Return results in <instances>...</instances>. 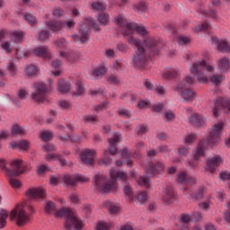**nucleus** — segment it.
Returning a JSON list of instances; mask_svg holds the SVG:
<instances>
[{
	"instance_id": "864d4df0",
	"label": "nucleus",
	"mask_w": 230,
	"mask_h": 230,
	"mask_svg": "<svg viewBox=\"0 0 230 230\" xmlns=\"http://www.w3.org/2000/svg\"><path fill=\"white\" fill-rule=\"evenodd\" d=\"M75 92L74 93V96H81V94H84V92L85 89L84 88V84H82V82L78 81L76 83Z\"/></svg>"
},
{
	"instance_id": "39448f33",
	"label": "nucleus",
	"mask_w": 230,
	"mask_h": 230,
	"mask_svg": "<svg viewBox=\"0 0 230 230\" xmlns=\"http://www.w3.org/2000/svg\"><path fill=\"white\" fill-rule=\"evenodd\" d=\"M56 217H63V218H66L65 227H66V229H84V222L78 218V216H76L72 209L63 208L56 212Z\"/></svg>"
},
{
	"instance_id": "dca6fc26",
	"label": "nucleus",
	"mask_w": 230,
	"mask_h": 230,
	"mask_svg": "<svg viewBox=\"0 0 230 230\" xmlns=\"http://www.w3.org/2000/svg\"><path fill=\"white\" fill-rule=\"evenodd\" d=\"M63 181L66 186H76V184H84V182H89V179L82 174L76 175H65L63 177Z\"/></svg>"
},
{
	"instance_id": "c85d7f7f",
	"label": "nucleus",
	"mask_w": 230,
	"mask_h": 230,
	"mask_svg": "<svg viewBox=\"0 0 230 230\" xmlns=\"http://www.w3.org/2000/svg\"><path fill=\"white\" fill-rule=\"evenodd\" d=\"M104 208L108 209L111 215H116V213L119 212V204L112 202L111 200L104 201Z\"/></svg>"
},
{
	"instance_id": "f257e3e1",
	"label": "nucleus",
	"mask_w": 230,
	"mask_h": 230,
	"mask_svg": "<svg viewBox=\"0 0 230 230\" xmlns=\"http://www.w3.org/2000/svg\"><path fill=\"white\" fill-rule=\"evenodd\" d=\"M115 23L120 28V33L127 39L128 44L137 48L133 59L134 66L140 69H148L150 58L156 57L163 49L161 40L148 35V31L144 26L128 23L121 14L115 17Z\"/></svg>"
},
{
	"instance_id": "79ce46f5",
	"label": "nucleus",
	"mask_w": 230,
	"mask_h": 230,
	"mask_svg": "<svg viewBox=\"0 0 230 230\" xmlns=\"http://www.w3.org/2000/svg\"><path fill=\"white\" fill-rule=\"evenodd\" d=\"M26 134V129L19 125H14L12 128L13 136H24Z\"/></svg>"
},
{
	"instance_id": "f3484780",
	"label": "nucleus",
	"mask_w": 230,
	"mask_h": 230,
	"mask_svg": "<svg viewBox=\"0 0 230 230\" xmlns=\"http://www.w3.org/2000/svg\"><path fill=\"white\" fill-rule=\"evenodd\" d=\"M226 109V112L230 114V99L220 97L215 102V108L213 114L215 117L218 116V111L220 108Z\"/></svg>"
},
{
	"instance_id": "6e6552de",
	"label": "nucleus",
	"mask_w": 230,
	"mask_h": 230,
	"mask_svg": "<svg viewBox=\"0 0 230 230\" xmlns=\"http://www.w3.org/2000/svg\"><path fill=\"white\" fill-rule=\"evenodd\" d=\"M110 147L108 150L104 151L102 158L99 161L101 166H110L112 164V158L111 155H116L118 154V143L121 141V134L113 133L112 137L109 138Z\"/></svg>"
},
{
	"instance_id": "de8ad7c7",
	"label": "nucleus",
	"mask_w": 230,
	"mask_h": 230,
	"mask_svg": "<svg viewBox=\"0 0 230 230\" xmlns=\"http://www.w3.org/2000/svg\"><path fill=\"white\" fill-rule=\"evenodd\" d=\"M24 19L31 26H35V24H37V17H35V15H33L32 13H25Z\"/></svg>"
},
{
	"instance_id": "a878e982",
	"label": "nucleus",
	"mask_w": 230,
	"mask_h": 230,
	"mask_svg": "<svg viewBox=\"0 0 230 230\" xmlns=\"http://www.w3.org/2000/svg\"><path fill=\"white\" fill-rule=\"evenodd\" d=\"M190 122L191 125H194V127H204L206 119L199 113H193L190 116Z\"/></svg>"
},
{
	"instance_id": "052dcab7",
	"label": "nucleus",
	"mask_w": 230,
	"mask_h": 230,
	"mask_svg": "<svg viewBox=\"0 0 230 230\" xmlns=\"http://www.w3.org/2000/svg\"><path fill=\"white\" fill-rule=\"evenodd\" d=\"M119 116H120V118H130L132 116V113L130 112V111L122 108L119 109L118 111Z\"/></svg>"
},
{
	"instance_id": "c03bdc74",
	"label": "nucleus",
	"mask_w": 230,
	"mask_h": 230,
	"mask_svg": "<svg viewBox=\"0 0 230 230\" xmlns=\"http://www.w3.org/2000/svg\"><path fill=\"white\" fill-rule=\"evenodd\" d=\"M208 78H210L211 83L215 84V85H220V84H222V80H224V77L222 76V75H211V73H208Z\"/></svg>"
},
{
	"instance_id": "a211bd4d",
	"label": "nucleus",
	"mask_w": 230,
	"mask_h": 230,
	"mask_svg": "<svg viewBox=\"0 0 230 230\" xmlns=\"http://www.w3.org/2000/svg\"><path fill=\"white\" fill-rule=\"evenodd\" d=\"M179 76H181V71L177 66L165 68L162 72V78H164V80H173L179 78Z\"/></svg>"
},
{
	"instance_id": "13d9d810",
	"label": "nucleus",
	"mask_w": 230,
	"mask_h": 230,
	"mask_svg": "<svg viewBox=\"0 0 230 230\" xmlns=\"http://www.w3.org/2000/svg\"><path fill=\"white\" fill-rule=\"evenodd\" d=\"M146 132H148V128L145 125H138L136 128V133L138 136H143V135L146 134Z\"/></svg>"
},
{
	"instance_id": "58836bf2",
	"label": "nucleus",
	"mask_w": 230,
	"mask_h": 230,
	"mask_svg": "<svg viewBox=\"0 0 230 230\" xmlns=\"http://www.w3.org/2000/svg\"><path fill=\"white\" fill-rule=\"evenodd\" d=\"M11 39H13L14 42H22V40L24 39V32L15 31L11 33Z\"/></svg>"
},
{
	"instance_id": "f704fd0d",
	"label": "nucleus",
	"mask_w": 230,
	"mask_h": 230,
	"mask_svg": "<svg viewBox=\"0 0 230 230\" xmlns=\"http://www.w3.org/2000/svg\"><path fill=\"white\" fill-rule=\"evenodd\" d=\"M54 44L59 49V53H60V51H64L67 48V46H69V41L66 40V39L64 38H60V39H58L54 42Z\"/></svg>"
},
{
	"instance_id": "774afa93",
	"label": "nucleus",
	"mask_w": 230,
	"mask_h": 230,
	"mask_svg": "<svg viewBox=\"0 0 230 230\" xmlns=\"http://www.w3.org/2000/svg\"><path fill=\"white\" fill-rule=\"evenodd\" d=\"M191 222V217L189 214H183L181 217V224L190 225Z\"/></svg>"
},
{
	"instance_id": "8fccbe9b",
	"label": "nucleus",
	"mask_w": 230,
	"mask_h": 230,
	"mask_svg": "<svg viewBox=\"0 0 230 230\" xmlns=\"http://www.w3.org/2000/svg\"><path fill=\"white\" fill-rule=\"evenodd\" d=\"M42 141H51L53 139V132L49 130H44L40 133Z\"/></svg>"
},
{
	"instance_id": "f03ea898",
	"label": "nucleus",
	"mask_w": 230,
	"mask_h": 230,
	"mask_svg": "<svg viewBox=\"0 0 230 230\" xmlns=\"http://www.w3.org/2000/svg\"><path fill=\"white\" fill-rule=\"evenodd\" d=\"M222 130H224V122H219L214 125L209 132L208 139L203 138L199 141L196 153L194 154V159L189 161V166L191 168H197L199 166V160L200 157H204L206 150L208 147L213 148L220 143V136H222Z\"/></svg>"
},
{
	"instance_id": "e433bc0d",
	"label": "nucleus",
	"mask_w": 230,
	"mask_h": 230,
	"mask_svg": "<svg viewBox=\"0 0 230 230\" xmlns=\"http://www.w3.org/2000/svg\"><path fill=\"white\" fill-rule=\"evenodd\" d=\"M162 115L164 121H167V123H170L175 119V112H173L172 110L163 111Z\"/></svg>"
},
{
	"instance_id": "c756f323",
	"label": "nucleus",
	"mask_w": 230,
	"mask_h": 230,
	"mask_svg": "<svg viewBox=\"0 0 230 230\" xmlns=\"http://www.w3.org/2000/svg\"><path fill=\"white\" fill-rule=\"evenodd\" d=\"M122 159L127 164L128 168H132V153L128 151V148H123L119 150Z\"/></svg>"
},
{
	"instance_id": "412c9836",
	"label": "nucleus",
	"mask_w": 230,
	"mask_h": 230,
	"mask_svg": "<svg viewBox=\"0 0 230 230\" xmlns=\"http://www.w3.org/2000/svg\"><path fill=\"white\" fill-rule=\"evenodd\" d=\"M177 199V196H175V192L173 191V187L167 186L164 189V195L162 197L163 202L165 204H172L175 202V199Z\"/></svg>"
},
{
	"instance_id": "4c0bfd02",
	"label": "nucleus",
	"mask_w": 230,
	"mask_h": 230,
	"mask_svg": "<svg viewBox=\"0 0 230 230\" xmlns=\"http://www.w3.org/2000/svg\"><path fill=\"white\" fill-rule=\"evenodd\" d=\"M218 67L223 71H227L230 67V60L227 58H223L218 61Z\"/></svg>"
},
{
	"instance_id": "680f3d73",
	"label": "nucleus",
	"mask_w": 230,
	"mask_h": 230,
	"mask_svg": "<svg viewBox=\"0 0 230 230\" xmlns=\"http://www.w3.org/2000/svg\"><path fill=\"white\" fill-rule=\"evenodd\" d=\"M124 193L128 195L130 200H134V193H132V187H130V185L128 184L125 185Z\"/></svg>"
},
{
	"instance_id": "4468645a",
	"label": "nucleus",
	"mask_w": 230,
	"mask_h": 230,
	"mask_svg": "<svg viewBox=\"0 0 230 230\" xmlns=\"http://www.w3.org/2000/svg\"><path fill=\"white\" fill-rule=\"evenodd\" d=\"M222 163H224L222 156L218 155L210 156L207 159L205 170L210 173H215V172H217V168H218Z\"/></svg>"
},
{
	"instance_id": "f8f14e48",
	"label": "nucleus",
	"mask_w": 230,
	"mask_h": 230,
	"mask_svg": "<svg viewBox=\"0 0 230 230\" xmlns=\"http://www.w3.org/2000/svg\"><path fill=\"white\" fill-rule=\"evenodd\" d=\"M51 91V84H46L44 83H35L34 92L32 93V100L39 102V103H44L48 102V93Z\"/></svg>"
},
{
	"instance_id": "e2e57ef3",
	"label": "nucleus",
	"mask_w": 230,
	"mask_h": 230,
	"mask_svg": "<svg viewBox=\"0 0 230 230\" xmlns=\"http://www.w3.org/2000/svg\"><path fill=\"white\" fill-rule=\"evenodd\" d=\"M84 121H85V123H93L94 125H96V123H98V119H96V117L93 116V115H85L83 118Z\"/></svg>"
},
{
	"instance_id": "9d476101",
	"label": "nucleus",
	"mask_w": 230,
	"mask_h": 230,
	"mask_svg": "<svg viewBox=\"0 0 230 230\" xmlns=\"http://www.w3.org/2000/svg\"><path fill=\"white\" fill-rule=\"evenodd\" d=\"M164 171V164L162 162H155L151 163L148 165V168L146 171V175L142 176L138 179V184L140 186H144L145 188H150V178L155 177V175H159V173H163Z\"/></svg>"
},
{
	"instance_id": "423d86ee",
	"label": "nucleus",
	"mask_w": 230,
	"mask_h": 230,
	"mask_svg": "<svg viewBox=\"0 0 230 230\" xmlns=\"http://www.w3.org/2000/svg\"><path fill=\"white\" fill-rule=\"evenodd\" d=\"M193 82H195V79L191 76H185L174 88V91L184 102H193L195 100V91L190 88L193 85Z\"/></svg>"
},
{
	"instance_id": "5fc2aeb1",
	"label": "nucleus",
	"mask_w": 230,
	"mask_h": 230,
	"mask_svg": "<svg viewBox=\"0 0 230 230\" xmlns=\"http://www.w3.org/2000/svg\"><path fill=\"white\" fill-rule=\"evenodd\" d=\"M112 226V223L99 222L96 226V230H109Z\"/></svg>"
},
{
	"instance_id": "a19ab883",
	"label": "nucleus",
	"mask_w": 230,
	"mask_h": 230,
	"mask_svg": "<svg viewBox=\"0 0 230 230\" xmlns=\"http://www.w3.org/2000/svg\"><path fill=\"white\" fill-rule=\"evenodd\" d=\"M51 66L52 67H54V69H58L57 71L52 72V75H54V76H60V74L62 73V71H60V66H62V61L56 59L52 61Z\"/></svg>"
},
{
	"instance_id": "393cba45",
	"label": "nucleus",
	"mask_w": 230,
	"mask_h": 230,
	"mask_svg": "<svg viewBox=\"0 0 230 230\" xmlns=\"http://www.w3.org/2000/svg\"><path fill=\"white\" fill-rule=\"evenodd\" d=\"M90 8L93 12H99L102 13L107 10V4L102 0H95L90 4Z\"/></svg>"
},
{
	"instance_id": "2eb2a0df",
	"label": "nucleus",
	"mask_w": 230,
	"mask_h": 230,
	"mask_svg": "<svg viewBox=\"0 0 230 230\" xmlns=\"http://www.w3.org/2000/svg\"><path fill=\"white\" fill-rule=\"evenodd\" d=\"M218 4H220V0H212L211 4L208 5V11L204 9V5H200L198 8V12L199 13H202V15H207V17H209L210 19H218V14L217 13V11L213 8V6H218Z\"/></svg>"
},
{
	"instance_id": "1a4fd4ad",
	"label": "nucleus",
	"mask_w": 230,
	"mask_h": 230,
	"mask_svg": "<svg viewBox=\"0 0 230 230\" xmlns=\"http://www.w3.org/2000/svg\"><path fill=\"white\" fill-rule=\"evenodd\" d=\"M26 209H28L30 213H34L33 207L22 203L11 211L10 220H16L17 226L28 224V222H30V216L26 213Z\"/></svg>"
},
{
	"instance_id": "cd10ccee",
	"label": "nucleus",
	"mask_w": 230,
	"mask_h": 230,
	"mask_svg": "<svg viewBox=\"0 0 230 230\" xmlns=\"http://www.w3.org/2000/svg\"><path fill=\"white\" fill-rule=\"evenodd\" d=\"M58 91L63 94L69 93L71 91V83L66 79H59L58 82Z\"/></svg>"
},
{
	"instance_id": "338daca9",
	"label": "nucleus",
	"mask_w": 230,
	"mask_h": 230,
	"mask_svg": "<svg viewBox=\"0 0 230 230\" xmlns=\"http://www.w3.org/2000/svg\"><path fill=\"white\" fill-rule=\"evenodd\" d=\"M104 57H106V58H114L116 57V52L113 49H105Z\"/></svg>"
},
{
	"instance_id": "4d7b16f0",
	"label": "nucleus",
	"mask_w": 230,
	"mask_h": 230,
	"mask_svg": "<svg viewBox=\"0 0 230 230\" xmlns=\"http://www.w3.org/2000/svg\"><path fill=\"white\" fill-rule=\"evenodd\" d=\"M107 109H109V102H103L94 107L96 112H102V111H107Z\"/></svg>"
},
{
	"instance_id": "09e8293b",
	"label": "nucleus",
	"mask_w": 230,
	"mask_h": 230,
	"mask_svg": "<svg viewBox=\"0 0 230 230\" xmlns=\"http://www.w3.org/2000/svg\"><path fill=\"white\" fill-rule=\"evenodd\" d=\"M51 37L49 31L42 30L40 31L39 39L41 42H46Z\"/></svg>"
},
{
	"instance_id": "473e14b6",
	"label": "nucleus",
	"mask_w": 230,
	"mask_h": 230,
	"mask_svg": "<svg viewBox=\"0 0 230 230\" xmlns=\"http://www.w3.org/2000/svg\"><path fill=\"white\" fill-rule=\"evenodd\" d=\"M47 161H59L61 166H71L72 164L67 163L65 159L60 157V155L49 154L46 156Z\"/></svg>"
},
{
	"instance_id": "6ab92c4d",
	"label": "nucleus",
	"mask_w": 230,
	"mask_h": 230,
	"mask_svg": "<svg viewBox=\"0 0 230 230\" xmlns=\"http://www.w3.org/2000/svg\"><path fill=\"white\" fill-rule=\"evenodd\" d=\"M94 155H96V151L93 149H86L82 151L80 154V159L84 164H93L94 163Z\"/></svg>"
},
{
	"instance_id": "5701e85b",
	"label": "nucleus",
	"mask_w": 230,
	"mask_h": 230,
	"mask_svg": "<svg viewBox=\"0 0 230 230\" xmlns=\"http://www.w3.org/2000/svg\"><path fill=\"white\" fill-rule=\"evenodd\" d=\"M177 182L190 186L195 184L196 181L195 178L189 176L188 172L181 171L177 175Z\"/></svg>"
},
{
	"instance_id": "b1692460",
	"label": "nucleus",
	"mask_w": 230,
	"mask_h": 230,
	"mask_svg": "<svg viewBox=\"0 0 230 230\" xmlns=\"http://www.w3.org/2000/svg\"><path fill=\"white\" fill-rule=\"evenodd\" d=\"M32 53H34L36 57H41V58H45L46 60H51V50L46 46L37 47L32 50Z\"/></svg>"
},
{
	"instance_id": "6e6d98bb",
	"label": "nucleus",
	"mask_w": 230,
	"mask_h": 230,
	"mask_svg": "<svg viewBox=\"0 0 230 230\" xmlns=\"http://www.w3.org/2000/svg\"><path fill=\"white\" fill-rule=\"evenodd\" d=\"M177 40H178L179 44H181V46L190 44V42H191V39L190 37L184 36V35L178 36Z\"/></svg>"
},
{
	"instance_id": "2f4dec72",
	"label": "nucleus",
	"mask_w": 230,
	"mask_h": 230,
	"mask_svg": "<svg viewBox=\"0 0 230 230\" xmlns=\"http://www.w3.org/2000/svg\"><path fill=\"white\" fill-rule=\"evenodd\" d=\"M9 146L14 150L17 148H19V150H28V148H30V142L27 140H22L21 142H12Z\"/></svg>"
},
{
	"instance_id": "72a5a7b5",
	"label": "nucleus",
	"mask_w": 230,
	"mask_h": 230,
	"mask_svg": "<svg viewBox=\"0 0 230 230\" xmlns=\"http://www.w3.org/2000/svg\"><path fill=\"white\" fill-rule=\"evenodd\" d=\"M97 19L101 26H108L109 22H111V16L109 15V13H105L104 11L99 13Z\"/></svg>"
},
{
	"instance_id": "69168bd1",
	"label": "nucleus",
	"mask_w": 230,
	"mask_h": 230,
	"mask_svg": "<svg viewBox=\"0 0 230 230\" xmlns=\"http://www.w3.org/2000/svg\"><path fill=\"white\" fill-rule=\"evenodd\" d=\"M136 200L138 204H143L146 200V193L145 191L139 192Z\"/></svg>"
},
{
	"instance_id": "a18cd8bd",
	"label": "nucleus",
	"mask_w": 230,
	"mask_h": 230,
	"mask_svg": "<svg viewBox=\"0 0 230 230\" xmlns=\"http://www.w3.org/2000/svg\"><path fill=\"white\" fill-rule=\"evenodd\" d=\"M8 218V211L4 209L0 210V229L6 226V219Z\"/></svg>"
},
{
	"instance_id": "ea45409f",
	"label": "nucleus",
	"mask_w": 230,
	"mask_h": 230,
	"mask_svg": "<svg viewBox=\"0 0 230 230\" xmlns=\"http://www.w3.org/2000/svg\"><path fill=\"white\" fill-rule=\"evenodd\" d=\"M133 10L136 13H143V12H146V4L143 1L138 2L134 5Z\"/></svg>"
},
{
	"instance_id": "603ef678",
	"label": "nucleus",
	"mask_w": 230,
	"mask_h": 230,
	"mask_svg": "<svg viewBox=\"0 0 230 230\" xmlns=\"http://www.w3.org/2000/svg\"><path fill=\"white\" fill-rule=\"evenodd\" d=\"M31 53V52L30 51H22L21 50V49L18 48L16 49V51H15V57L16 58L21 59V58H24V57L25 58L30 57Z\"/></svg>"
},
{
	"instance_id": "c9c22d12",
	"label": "nucleus",
	"mask_w": 230,
	"mask_h": 230,
	"mask_svg": "<svg viewBox=\"0 0 230 230\" xmlns=\"http://www.w3.org/2000/svg\"><path fill=\"white\" fill-rule=\"evenodd\" d=\"M191 152L190 151V147L188 146H181L178 148V155L181 159H186L188 155H190Z\"/></svg>"
},
{
	"instance_id": "7c9ffc66",
	"label": "nucleus",
	"mask_w": 230,
	"mask_h": 230,
	"mask_svg": "<svg viewBox=\"0 0 230 230\" xmlns=\"http://www.w3.org/2000/svg\"><path fill=\"white\" fill-rule=\"evenodd\" d=\"M108 71L109 68L102 64L93 69L92 75L94 78H102Z\"/></svg>"
},
{
	"instance_id": "ddd939ff",
	"label": "nucleus",
	"mask_w": 230,
	"mask_h": 230,
	"mask_svg": "<svg viewBox=\"0 0 230 230\" xmlns=\"http://www.w3.org/2000/svg\"><path fill=\"white\" fill-rule=\"evenodd\" d=\"M45 26L50 30V31L58 32L62 31L63 28H66V30H73L75 26H76V22H74V20H68V21H60V20H47L45 22Z\"/></svg>"
},
{
	"instance_id": "4be33fe9",
	"label": "nucleus",
	"mask_w": 230,
	"mask_h": 230,
	"mask_svg": "<svg viewBox=\"0 0 230 230\" xmlns=\"http://www.w3.org/2000/svg\"><path fill=\"white\" fill-rule=\"evenodd\" d=\"M212 42L215 44V46H217V51H220L221 53H229V43H227L225 40H218L217 36H212Z\"/></svg>"
},
{
	"instance_id": "7ed1b4c3",
	"label": "nucleus",
	"mask_w": 230,
	"mask_h": 230,
	"mask_svg": "<svg viewBox=\"0 0 230 230\" xmlns=\"http://www.w3.org/2000/svg\"><path fill=\"white\" fill-rule=\"evenodd\" d=\"M128 179V174L111 169L109 180L102 173L96 174L94 177V186L100 193H111V191H116L118 189V180L127 181Z\"/></svg>"
},
{
	"instance_id": "3c124183",
	"label": "nucleus",
	"mask_w": 230,
	"mask_h": 230,
	"mask_svg": "<svg viewBox=\"0 0 230 230\" xmlns=\"http://www.w3.org/2000/svg\"><path fill=\"white\" fill-rule=\"evenodd\" d=\"M209 28H211V25L208 22H205L201 25L197 26L195 31H205V33H208V31H209Z\"/></svg>"
},
{
	"instance_id": "bf43d9fd",
	"label": "nucleus",
	"mask_w": 230,
	"mask_h": 230,
	"mask_svg": "<svg viewBox=\"0 0 230 230\" xmlns=\"http://www.w3.org/2000/svg\"><path fill=\"white\" fill-rule=\"evenodd\" d=\"M107 82L112 85H119V77L116 75H111L108 77Z\"/></svg>"
},
{
	"instance_id": "aec40b11",
	"label": "nucleus",
	"mask_w": 230,
	"mask_h": 230,
	"mask_svg": "<svg viewBox=\"0 0 230 230\" xmlns=\"http://www.w3.org/2000/svg\"><path fill=\"white\" fill-rule=\"evenodd\" d=\"M27 197L35 200L42 199L46 197V190L42 188L29 189L26 192Z\"/></svg>"
},
{
	"instance_id": "bb28decb",
	"label": "nucleus",
	"mask_w": 230,
	"mask_h": 230,
	"mask_svg": "<svg viewBox=\"0 0 230 230\" xmlns=\"http://www.w3.org/2000/svg\"><path fill=\"white\" fill-rule=\"evenodd\" d=\"M59 57L66 58L68 62H76L80 58V54L75 51H60Z\"/></svg>"
},
{
	"instance_id": "9b49d317",
	"label": "nucleus",
	"mask_w": 230,
	"mask_h": 230,
	"mask_svg": "<svg viewBox=\"0 0 230 230\" xmlns=\"http://www.w3.org/2000/svg\"><path fill=\"white\" fill-rule=\"evenodd\" d=\"M12 169L6 168V160L0 159V168L5 172L7 177H19L21 173L26 172V166L22 160H13L11 162Z\"/></svg>"
},
{
	"instance_id": "20e7f679",
	"label": "nucleus",
	"mask_w": 230,
	"mask_h": 230,
	"mask_svg": "<svg viewBox=\"0 0 230 230\" xmlns=\"http://www.w3.org/2000/svg\"><path fill=\"white\" fill-rule=\"evenodd\" d=\"M91 28H93L94 31H102L100 24L96 23L93 19H84L80 23L79 35H72V40L74 42H78L79 44H87V42H89V31Z\"/></svg>"
},
{
	"instance_id": "49530a36",
	"label": "nucleus",
	"mask_w": 230,
	"mask_h": 230,
	"mask_svg": "<svg viewBox=\"0 0 230 230\" xmlns=\"http://www.w3.org/2000/svg\"><path fill=\"white\" fill-rule=\"evenodd\" d=\"M9 183L11 184L12 188H13V190H19V188L22 186V183H21V181L15 178V176H9Z\"/></svg>"
},
{
	"instance_id": "37998d69",
	"label": "nucleus",
	"mask_w": 230,
	"mask_h": 230,
	"mask_svg": "<svg viewBox=\"0 0 230 230\" xmlns=\"http://www.w3.org/2000/svg\"><path fill=\"white\" fill-rule=\"evenodd\" d=\"M37 73H39V67L35 65H30L25 68V74L28 75V76H34Z\"/></svg>"
},
{
	"instance_id": "0e129e2a",
	"label": "nucleus",
	"mask_w": 230,
	"mask_h": 230,
	"mask_svg": "<svg viewBox=\"0 0 230 230\" xmlns=\"http://www.w3.org/2000/svg\"><path fill=\"white\" fill-rule=\"evenodd\" d=\"M59 106L64 110V111H70L72 104L69 101H60L59 102Z\"/></svg>"
},
{
	"instance_id": "0eeeda50",
	"label": "nucleus",
	"mask_w": 230,
	"mask_h": 230,
	"mask_svg": "<svg viewBox=\"0 0 230 230\" xmlns=\"http://www.w3.org/2000/svg\"><path fill=\"white\" fill-rule=\"evenodd\" d=\"M190 71L199 84H206V82H208V77L209 76L208 73L213 71V66L208 65L205 60L195 61L190 67Z\"/></svg>"
}]
</instances>
